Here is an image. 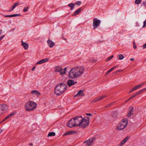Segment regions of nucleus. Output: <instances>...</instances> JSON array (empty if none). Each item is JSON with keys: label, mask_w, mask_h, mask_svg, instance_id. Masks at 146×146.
<instances>
[{"label": "nucleus", "mask_w": 146, "mask_h": 146, "mask_svg": "<svg viewBox=\"0 0 146 146\" xmlns=\"http://www.w3.org/2000/svg\"><path fill=\"white\" fill-rule=\"evenodd\" d=\"M84 69V68L82 66H78L74 67L69 71L68 76L71 79L76 78L83 74Z\"/></svg>", "instance_id": "1"}, {"label": "nucleus", "mask_w": 146, "mask_h": 146, "mask_svg": "<svg viewBox=\"0 0 146 146\" xmlns=\"http://www.w3.org/2000/svg\"><path fill=\"white\" fill-rule=\"evenodd\" d=\"M82 119H83V118L81 116H77L71 119L68 122L67 125L71 128L79 126Z\"/></svg>", "instance_id": "2"}, {"label": "nucleus", "mask_w": 146, "mask_h": 146, "mask_svg": "<svg viewBox=\"0 0 146 146\" xmlns=\"http://www.w3.org/2000/svg\"><path fill=\"white\" fill-rule=\"evenodd\" d=\"M67 85L64 83L58 84L55 87L54 92L57 95H60L63 94L67 89Z\"/></svg>", "instance_id": "3"}, {"label": "nucleus", "mask_w": 146, "mask_h": 146, "mask_svg": "<svg viewBox=\"0 0 146 146\" xmlns=\"http://www.w3.org/2000/svg\"><path fill=\"white\" fill-rule=\"evenodd\" d=\"M128 123V119L127 118L124 119L120 122L117 126L116 129L120 131L124 129Z\"/></svg>", "instance_id": "4"}, {"label": "nucleus", "mask_w": 146, "mask_h": 146, "mask_svg": "<svg viewBox=\"0 0 146 146\" xmlns=\"http://www.w3.org/2000/svg\"><path fill=\"white\" fill-rule=\"evenodd\" d=\"M36 106L34 102L29 101L26 104L25 107L26 110H34L36 108Z\"/></svg>", "instance_id": "5"}, {"label": "nucleus", "mask_w": 146, "mask_h": 146, "mask_svg": "<svg viewBox=\"0 0 146 146\" xmlns=\"http://www.w3.org/2000/svg\"><path fill=\"white\" fill-rule=\"evenodd\" d=\"M89 118L88 117H85L83 118V119H82L80 123L79 127L83 128H85L87 127L89 124Z\"/></svg>", "instance_id": "6"}, {"label": "nucleus", "mask_w": 146, "mask_h": 146, "mask_svg": "<svg viewBox=\"0 0 146 146\" xmlns=\"http://www.w3.org/2000/svg\"><path fill=\"white\" fill-rule=\"evenodd\" d=\"M100 22L101 21L100 20L96 18H94L93 23L94 29L97 28L100 25Z\"/></svg>", "instance_id": "7"}, {"label": "nucleus", "mask_w": 146, "mask_h": 146, "mask_svg": "<svg viewBox=\"0 0 146 146\" xmlns=\"http://www.w3.org/2000/svg\"><path fill=\"white\" fill-rule=\"evenodd\" d=\"M95 139L94 137H92L90 138L86 141L84 142V143H86V145L87 146H90L92 145L93 141Z\"/></svg>", "instance_id": "8"}, {"label": "nucleus", "mask_w": 146, "mask_h": 146, "mask_svg": "<svg viewBox=\"0 0 146 146\" xmlns=\"http://www.w3.org/2000/svg\"><path fill=\"white\" fill-rule=\"evenodd\" d=\"M146 90V88H145L143 89H142L140 90L139 91L137 92L135 94L133 95L132 97H131V98H130L129 100H130L131 99L135 97L136 96H137V95H139L141 93L143 92L144 91Z\"/></svg>", "instance_id": "9"}, {"label": "nucleus", "mask_w": 146, "mask_h": 146, "mask_svg": "<svg viewBox=\"0 0 146 146\" xmlns=\"http://www.w3.org/2000/svg\"><path fill=\"white\" fill-rule=\"evenodd\" d=\"M77 83V82L76 81L75 82L72 80H69L68 81L67 84L68 86L70 87Z\"/></svg>", "instance_id": "10"}, {"label": "nucleus", "mask_w": 146, "mask_h": 146, "mask_svg": "<svg viewBox=\"0 0 146 146\" xmlns=\"http://www.w3.org/2000/svg\"><path fill=\"white\" fill-rule=\"evenodd\" d=\"M49 60L48 58H45L39 61L36 63V64H40L46 62Z\"/></svg>", "instance_id": "11"}, {"label": "nucleus", "mask_w": 146, "mask_h": 146, "mask_svg": "<svg viewBox=\"0 0 146 146\" xmlns=\"http://www.w3.org/2000/svg\"><path fill=\"white\" fill-rule=\"evenodd\" d=\"M55 71L58 72H60V75H63L65 74L66 73L65 70H63L62 69H61L60 70L59 69L58 70L57 68H56Z\"/></svg>", "instance_id": "12"}, {"label": "nucleus", "mask_w": 146, "mask_h": 146, "mask_svg": "<svg viewBox=\"0 0 146 146\" xmlns=\"http://www.w3.org/2000/svg\"><path fill=\"white\" fill-rule=\"evenodd\" d=\"M0 109L1 110H8V108L6 104H3L0 105Z\"/></svg>", "instance_id": "13"}, {"label": "nucleus", "mask_w": 146, "mask_h": 146, "mask_svg": "<svg viewBox=\"0 0 146 146\" xmlns=\"http://www.w3.org/2000/svg\"><path fill=\"white\" fill-rule=\"evenodd\" d=\"M82 8L80 7L76 11H74L72 15L73 16H75L79 14L80 11L82 10Z\"/></svg>", "instance_id": "14"}, {"label": "nucleus", "mask_w": 146, "mask_h": 146, "mask_svg": "<svg viewBox=\"0 0 146 146\" xmlns=\"http://www.w3.org/2000/svg\"><path fill=\"white\" fill-rule=\"evenodd\" d=\"M21 45L26 50L28 48L29 45L26 42H24L22 41Z\"/></svg>", "instance_id": "15"}, {"label": "nucleus", "mask_w": 146, "mask_h": 146, "mask_svg": "<svg viewBox=\"0 0 146 146\" xmlns=\"http://www.w3.org/2000/svg\"><path fill=\"white\" fill-rule=\"evenodd\" d=\"M47 43L49 46L50 47H52L54 44V43L50 40H48L47 41Z\"/></svg>", "instance_id": "16"}, {"label": "nucleus", "mask_w": 146, "mask_h": 146, "mask_svg": "<svg viewBox=\"0 0 146 146\" xmlns=\"http://www.w3.org/2000/svg\"><path fill=\"white\" fill-rule=\"evenodd\" d=\"M31 93L32 94L36 95V96H38L40 94L39 92L36 90L32 91Z\"/></svg>", "instance_id": "17"}, {"label": "nucleus", "mask_w": 146, "mask_h": 146, "mask_svg": "<svg viewBox=\"0 0 146 146\" xmlns=\"http://www.w3.org/2000/svg\"><path fill=\"white\" fill-rule=\"evenodd\" d=\"M68 6L70 7V10H72L74 9V7L75 6V5L73 3H71L69 4Z\"/></svg>", "instance_id": "18"}, {"label": "nucleus", "mask_w": 146, "mask_h": 146, "mask_svg": "<svg viewBox=\"0 0 146 146\" xmlns=\"http://www.w3.org/2000/svg\"><path fill=\"white\" fill-rule=\"evenodd\" d=\"M78 94H79V96H83L84 95V94H83V91L80 90L78 93Z\"/></svg>", "instance_id": "19"}, {"label": "nucleus", "mask_w": 146, "mask_h": 146, "mask_svg": "<svg viewBox=\"0 0 146 146\" xmlns=\"http://www.w3.org/2000/svg\"><path fill=\"white\" fill-rule=\"evenodd\" d=\"M19 5V2H17L16 3H14L12 7L13 8L15 9L17 6Z\"/></svg>", "instance_id": "20"}, {"label": "nucleus", "mask_w": 146, "mask_h": 146, "mask_svg": "<svg viewBox=\"0 0 146 146\" xmlns=\"http://www.w3.org/2000/svg\"><path fill=\"white\" fill-rule=\"evenodd\" d=\"M55 134L54 132H50L48 134V136L49 137V136H55Z\"/></svg>", "instance_id": "21"}, {"label": "nucleus", "mask_w": 146, "mask_h": 146, "mask_svg": "<svg viewBox=\"0 0 146 146\" xmlns=\"http://www.w3.org/2000/svg\"><path fill=\"white\" fill-rule=\"evenodd\" d=\"M116 102L115 101H114L111 102V103L108 104L105 107H108L110 106H111L113 105Z\"/></svg>", "instance_id": "22"}, {"label": "nucleus", "mask_w": 146, "mask_h": 146, "mask_svg": "<svg viewBox=\"0 0 146 146\" xmlns=\"http://www.w3.org/2000/svg\"><path fill=\"white\" fill-rule=\"evenodd\" d=\"M141 88V86H139V85H138L137 86H136L134 87L133 88V90L135 91L137 89Z\"/></svg>", "instance_id": "23"}, {"label": "nucleus", "mask_w": 146, "mask_h": 146, "mask_svg": "<svg viewBox=\"0 0 146 146\" xmlns=\"http://www.w3.org/2000/svg\"><path fill=\"white\" fill-rule=\"evenodd\" d=\"M107 96L106 95H104L98 97V100H99L103 99L104 98L106 97Z\"/></svg>", "instance_id": "24"}, {"label": "nucleus", "mask_w": 146, "mask_h": 146, "mask_svg": "<svg viewBox=\"0 0 146 146\" xmlns=\"http://www.w3.org/2000/svg\"><path fill=\"white\" fill-rule=\"evenodd\" d=\"M118 57H119V59L120 60L123 59L124 58V56L121 54L119 55H118Z\"/></svg>", "instance_id": "25"}, {"label": "nucleus", "mask_w": 146, "mask_h": 146, "mask_svg": "<svg viewBox=\"0 0 146 146\" xmlns=\"http://www.w3.org/2000/svg\"><path fill=\"white\" fill-rule=\"evenodd\" d=\"M133 110H131V111L128 112V113L127 115V116L128 117H129L130 116V115H131V114H133V113H132V112H133Z\"/></svg>", "instance_id": "26"}, {"label": "nucleus", "mask_w": 146, "mask_h": 146, "mask_svg": "<svg viewBox=\"0 0 146 146\" xmlns=\"http://www.w3.org/2000/svg\"><path fill=\"white\" fill-rule=\"evenodd\" d=\"M114 69L112 67L106 73V74H108L110 73L111 71H112Z\"/></svg>", "instance_id": "27"}, {"label": "nucleus", "mask_w": 146, "mask_h": 146, "mask_svg": "<svg viewBox=\"0 0 146 146\" xmlns=\"http://www.w3.org/2000/svg\"><path fill=\"white\" fill-rule=\"evenodd\" d=\"M29 9V7H25L23 9V11L25 12H27L28 10Z\"/></svg>", "instance_id": "28"}, {"label": "nucleus", "mask_w": 146, "mask_h": 146, "mask_svg": "<svg viewBox=\"0 0 146 146\" xmlns=\"http://www.w3.org/2000/svg\"><path fill=\"white\" fill-rule=\"evenodd\" d=\"M129 137H127L125 139H124L122 141L123 142H124L125 143L128 139Z\"/></svg>", "instance_id": "29"}, {"label": "nucleus", "mask_w": 146, "mask_h": 146, "mask_svg": "<svg viewBox=\"0 0 146 146\" xmlns=\"http://www.w3.org/2000/svg\"><path fill=\"white\" fill-rule=\"evenodd\" d=\"M141 2V0H136L135 1V3L136 4H139Z\"/></svg>", "instance_id": "30"}, {"label": "nucleus", "mask_w": 146, "mask_h": 146, "mask_svg": "<svg viewBox=\"0 0 146 146\" xmlns=\"http://www.w3.org/2000/svg\"><path fill=\"white\" fill-rule=\"evenodd\" d=\"M11 116L10 115V114L8 116H7L2 121V122H3L6 120V119H7L10 118Z\"/></svg>", "instance_id": "31"}, {"label": "nucleus", "mask_w": 146, "mask_h": 146, "mask_svg": "<svg viewBox=\"0 0 146 146\" xmlns=\"http://www.w3.org/2000/svg\"><path fill=\"white\" fill-rule=\"evenodd\" d=\"M113 57V55H111V56L109 57H108V59H107L106 61H108L110 60Z\"/></svg>", "instance_id": "32"}, {"label": "nucleus", "mask_w": 146, "mask_h": 146, "mask_svg": "<svg viewBox=\"0 0 146 146\" xmlns=\"http://www.w3.org/2000/svg\"><path fill=\"white\" fill-rule=\"evenodd\" d=\"M99 100H98V98H95L93 100L92 102H97L98 101H99Z\"/></svg>", "instance_id": "33"}, {"label": "nucleus", "mask_w": 146, "mask_h": 146, "mask_svg": "<svg viewBox=\"0 0 146 146\" xmlns=\"http://www.w3.org/2000/svg\"><path fill=\"white\" fill-rule=\"evenodd\" d=\"M12 15H13V17H15L16 16H20L21 15L20 14H13Z\"/></svg>", "instance_id": "34"}, {"label": "nucleus", "mask_w": 146, "mask_h": 146, "mask_svg": "<svg viewBox=\"0 0 146 146\" xmlns=\"http://www.w3.org/2000/svg\"><path fill=\"white\" fill-rule=\"evenodd\" d=\"M4 16V17H13V15H3Z\"/></svg>", "instance_id": "35"}, {"label": "nucleus", "mask_w": 146, "mask_h": 146, "mask_svg": "<svg viewBox=\"0 0 146 146\" xmlns=\"http://www.w3.org/2000/svg\"><path fill=\"white\" fill-rule=\"evenodd\" d=\"M16 113V112L15 111H14V112H13L12 113L10 114V115L11 116H13V115H15Z\"/></svg>", "instance_id": "36"}, {"label": "nucleus", "mask_w": 146, "mask_h": 146, "mask_svg": "<svg viewBox=\"0 0 146 146\" xmlns=\"http://www.w3.org/2000/svg\"><path fill=\"white\" fill-rule=\"evenodd\" d=\"M14 9V8H13L12 7H10L8 11L9 12H10L11 11H12Z\"/></svg>", "instance_id": "37"}, {"label": "nucleus", "mask_w": 146, "mask_h": 146, "mask_svg": "<svg viewBox=\"0 0 146 146\" xmlns=\"http://www.w3.org/2000/svg\"><path fill=\"white\" fill-rule=\"evenodd\" d=\"M70 133H69V131H68V132H66L65 133H64V135H70Z\"/></svg>", "instance_id": "38"}, {"label": "nucleus", "mask_w": 146, "mask_h": 146, "mask_svg": "<svg viewBox=\"0 0 146 146\" xmlns=\"http://www.w3.org/2000/svg\"><path fill=\"white\" fill-rule=\"evenodd\" d=\"M136 107H135V108H134L133 107H129V110H133V109H136Z\"/></svg>", "instance_id": "39"}, {"label": "nucleus", "mask_w": 146, "mask_h": 146, "mask_svg": "<svg viewBox=\"0 0 146 146\" xmlns=\"http://www.w3.org/2000/svg\"><path fill=\"white\" fill-rule=\"evenodd\" d=\"M76 4L77 5H81V3L79 1H78L76 2Z\"/></svg>", "instance_id": "40"}, {"label": "nucleus", "mask_w": 146, "mask_h": 146, "mask_svg": "<svg viewBox=\"0 0 146 146\" xmlns=\"http://www.w3.org/2000/svg\"><path fill=\"white\" fill-rule=\"evenodd\" d=\"M146 84V82H145V83H142L141 84H139V86H141V87L142 86H143V85H144L145 84Z\"/></svg>", "instance_id": "41"}, {"label": "nucleus", "mask_w": 146, "mask_h": 146, "mask_svg": "<svg viewBox=\"0 0 146 146\" xmlns=\"http://www.w3.org/2000/svg\"><path fill=\"white\" fill-rule=\"evenodd\" d=\"M143 4L144 5L145 7L146 6V1H143Z\"/></svg>", "instance_id": "42"}, {"label": "nucleus", "mask_w": 146, "mask_h": 146, "mask_svg": "<svg viewBox=\"0 0 146 146\" xmlns=\"http://www.w3.org/2000/svg\"><path fill=\"white\" fill-rule=\"evenodd\" d=\"M5 35H3L0 37V40H1L5 36Z\"/></svg>", "instance_id": "43"}, {"label": "nucleus", "mask_w": 146, "mask_h": 146, "mask_svg": "<svg viewBox=\"0 0 146 146\" xmlns=\"http://www.w3.org/2000/svg\"><path fill=\"white\" fill-rule=\"evenodd\" d=\"M123 71V70H117L116 71V72H114L113 73H117L118 72H122Z\"/></svg>", "instance_id": "44"}, {"label": "nucleus", "mask_w": 146, "mask_h": 146, "mask_svg": "<svg viewBox=\"0 0 146 146\" xmlns=\"http://www.w3.org/2000/svg\"><path fill=\"white\" fill-rule=\"evenodd\" d=\"M69 131L70 134H72L74 132L73 131Z\"/></svg>", "instance_id": "45"}, {"label": "nucleus", "mask_w": 146, "mask_h": 146, "mask_svg": "<svg viewBox=\"0 0 146 146\" xmlns=\"http://www.w3.org/2000/svg\"><path fill=\"white\" fill-rule=\"evenodd\" d=\"M86 114L87 115H89L90 116H91L92 115V114L90 113H86Z\"/></svg>", "instance_id": "46"}, {"label": "nucleus", "mask_w": 146, "mask_h": 146, "mask_svg": "<svg viewBox=\"0 0 146 146\" xmlns=\"http://www.w3.org/2000/svg\"><path fill=\"white\" fill-rule=\"evenodd\" d=\"M143 48H146V43L143 45Z\"/></svg>", "instance_id": "47"}, {"label": "nucleus", "mask_w": 146, "mask_h": 146, "mask_svg": "<svg viewBox=\"0 0 146 146\" xmlns=\"http://www.w3.org/2000/svg\"><path fill=\"white\" fill-rule=\"evenodd\" d=\"M3 32V31L2 29L0 30V35H2Z\"/></svg>", "instance_id": "48"}, {"label": "nucleus", "mask_w": 146, "mask_h": 146, "mask_svg": "<svg viewBox=\"0 0 146 146\" xmlns=\"http://www.w3.org/2000/svg\"><path fill=\"white\" fill-rule=\"evenodd\" d=\"M136 47H137V46H136V45H135V44H134L133 45V48H134V49H135V48H136Z\"/></svg>", "instance_id": "49"}, {"label": "nucleus", "mask_w": 146, "mask_h": 146, "mask_svg": "<svg viewBox=\"0 0 146 146\" xmlns=\"http://www.w3.org/2000/svg\"><path fill=\"white\" fill-rule=\"evenodd\" d=\"M35 67H36L35 66H34V67H33L32 69V70L33 71L35 69Z\"/></svg>", "instance_id": "50"}, {"label": "nucleus", "mask_w": 146, "mask_h": 146, "mask_svg": "<svg viewBox=\"0 0 146 146\" xmlns=\"http://www.w3.org/2000/svg\"><path fill=\"white\" fill-rule=\"evenodd\" d=\"M133 90V88H132V89L130 91V92H129V93H131V92L134 91V90Z\"/></svg>", "instance_id": "51"}, {"label": "nucleus", "mask_w": 146, "mask_h": 146, "mask_svg": "<svg viewBox=\"0 0 146 146\" xmlns=\"http://www.w3.org/2000/svg\"><path fill=\"white\" fill-rule=\"evenodd\" d=\"M117 67H118L117 66H114L113 67V69H114L115 68Z\"/></svg>", "instance_id": "52"}, {"label": "nucleus", "mask_w": 146, "mask_h": 146, "mask_svg": "<svg viewBox=\"0 0 146 146\" xmlns=\"http://www.w3.org/2000/svg\"><path fill=\"white\" fill-rule=\"evenodd\" d=\"M78 96H79V94H78V93H77L76 94V95H75L74 96V97H77Z\"/></svg>", "instance_id": "53"}, {"label": "nucleus", "mask_w": 146, "mask_h": 146, "mask_svg": "<svg viewBox=\"0 0 146 146\" xmlns=\"http://www.w3.org/2000/svg\"><path fill=\"white\" fill-rule=\"evenodd\" d=\"M120 143H121V144H122L123 145L125 143H124V142H123L122 141Z\"/></svg>", "instance_id": "54"}, {"label": "nucleus", "mask_w": 146, "mask_h": 146, "mask_svg": "<svg viewBox=\"0 0 146 146\" xmlns=\"http://www.w3.org/2000/svg\"><path fill=\"white\" fill-rule=\"evenodd\" d=\"M129 100V99H128V100H127L125 102V104H126V102H127L129 100Z\"/></svg>", "instance_id": "55"}, {"label": "nucleus", "mask_w": 146, "mask_h": 146, "mask_svg": "<svg viewBox=\"0 0 146 146\" xmlns=\"http://www.w3.org/2000/svg\"><path fill=\"white\" fill-rule=\"evenodd\" d=\"M15 29H11V30L10 31H13L15 30Z\"/></svg>", "instance_id": "56"}, {"label": "nucleus", "mask_w": 146, "mask_h": 146, "mask_svg": "<svg viewBox=\"0 0 146 146\" xmlns=\"http://www.w3.org/2000/svg\"><path fill=\"white\" fill-rule=\"evenodd\" d=\"M123 145L122 144H121V143H120L118 145V146H122Z\"/></svg>", "instance_id": "57"}, {"label": "nucleus", "mask_w": 146, "mask_h": 146, "mask_svg": "<svg viewBox=\"0 0 146 146\" xmlns=\"http://www.w3.org/2000/svg\"><path fill=\"white\" fill-rule=\"evenodd\" d=\"M134 60V58H131L130 59V60L131 61H133V60Z\"/></svg>", "instance_id": "58"}, {"label": "nucleus", "mask_w": 146, "mask_h": 146, "mask_svg": "<svg viewBox=\"0 0 146 146\" xmlns=\"http://www.w3.org/2000/svg\"><path fill=\"white\" fill-rule=\"evenodd\" d=\"M67 69V68H65L64 69H63L64 70H65V71H66V70Z\"/></svg>", "instance_id": "59"}, {"label": "nucleus", "mask_w": 146, "mask_h": 146, "mask_svg": "<svg viewBox=\"0 0 146 146\" xmlns=\"http://www.w3.org/2000/svg\"><path fill=\"white\" fill-rule=\"evenodd\" d=\"M29 145H31V146H32L33 145V144L32 143H31L29 144Z\"/></svg>", "instance_id": "60"}, {"label": "nucleus", "mask_w": 146, "mask_h": 146, "mask_svg": "<svg viewBox=\"0 0 146 146\" xmlns=\"http://www.w3.org/2000/svg\"><path fill=\"white\" fill-rule=\"evenodd\" d=\"M1 133V131H0V133Z\"/></svg>", "instance_id": "61"}, {"label": "nucleus", "mask_w": 146, "mask_h": 146, "mask_svg": "<svg viewBox=\"0 0 146 146\" xmlns=\"http://www.w3.org/2000/svg\"><path fill=\"white\" fill-rule=\"evenodd\" d=\"M28 110V111H29L30 110Z\"/></svg>", "instance_id": "62"}, {"label": "nucleus", "mask_w": 146, "mask_h": 146, "mask_svg": "<svg viewBox=\"0 0 146 146\" xmlns=\"http://www.w3.org/2000/svg\"><path fill=\"white\" fill-rule=\"evenodd\" d=\"M1 40H0V41Z\"/></svg>", "instance_id": "63"}]
</instances>
